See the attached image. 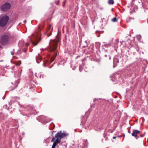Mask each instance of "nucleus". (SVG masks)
Segmentation results:
<instances>
[{"mask_svg": "<svg viewBox=\"0 0 148 148\" xmlns=\"http://www.w3.org/2000/svg\"><path fill=\"white\" fill-rule=\"evenodd\" d=\"M16 38V35L14 34L9 32L4 33L0 36V43L3 45H6L9 44L11 40Z\"/></svg>", "mask_w": 148, "mask_h": 148, "instance_id": "f257e3e1", "label": "nucleus"}, {"mask_svg": "<svg viewBox=\"0 0 148 148\" xmlns=\"http://www.w3.org/2000/svg\"><path fill=\"white\" fill-rule=\"evenodd\" d=\"M67 136V134L64 132H62L61 131L58 132L55 135V137L53 138L51 142L54 141L56 140L61 141V140L65 136Z\"/></svg>", "mask_w": 148, "mask_h": 148, "instance_id": "f03ea898", "label": "nucleus"}, {"mask_svg": "<svg viewBox=\"0 0 148 148\" xmlns=\"http://www.w3.org/2000/svg\"><path fill=\"white\" fill-rule=\"evenodd\" d=\"M9 18L7 15H4L0 18V26L2 27H5L7 24Z\"/></svg>", "mask_w": 148, "mask_h": 148, "instance_id": "7ed1b4c3", "label": "nucleus"}, {"mask_svg": "<svg viewBox=\"0 0 148 148\" xmlns=\"http://www.w3.org/2000/svg\"><path fill=\"white\" fill-rule=\"evenodd\" d=\"M60 42L59 40H54L50 44L49 47V50L53 52L56 49L58 46V43Z\"/></svg>", "mask_w": 148, "mask_h": 148, "instance_id": "20e7f679", "label": "nucleus"}, {"mask_svg": "<svg viewBox=\"0 0 148 148\" xmlns=\"http://www.w3.org/2000/svg\"><path fill=\"white\" fill-rule=\"evenodd\" d=\"M89 41L88 42L87 40L85 41L84 43V45L82 46V48H84L86 47H88V51L90 53L92 52L93 51L94 44H91L89 46Z\"/></svg>", "mask_w": 148, "mask_h": 148, "instance_id": "39448f33", "label": "nucleus"}, {"mask_svg": "<svg viewBox=\"0 0 148 148\" xmlns=\"http://www.w3.org/2000/svg\"><path fill=\"white\" fill-rule=\"evenodd\" d=\"M11 7L10 4L8 3H5L1 6V9L3 11H6L9 10Z\"/></svg>", "mask_w": 148, "mask_h": 148, "instance_id": "423d86ee", "label": "nucleus"}, {"mask_svg": "<svg viewBox=\"0 0 148 148\" xmlns=\"http://www.w3.org/2000/svg\"><path fill=\"white\" fill-rule=\"evenodd\" d=\"M140 132L137 130H134L132 134V136H134L135 138L138 139L139 138V134Z\"/></svg>", "mask_w": 148, "mask_h": 148, "instance_id": "0eeeda50", "label": "nucleus"}, {"mask_svg": "<svg viewBox=\"0 0 148 148\" xmlns=\"http://www.w3.org/2000/svg\"><path fill=\"white\" fill-rule=\"evenodd\" d=\"M121 45H123V47H127L128 49H130V48L132 47V46L130 45L128 41L125 40V39L124 41L123 40L122 41Z\"/></svg>", "mask_w": 148, "mask_h": 148, "instance_id": "6e6552de", "label": "nucleus"}, {"mask_svg": "<svg viewBox=\"0 0 148 148\" xmlns=\"http://www.w3.org/2000/svg\"><path fill=\"white\" fill-rule=\"evenodd\" d=\"M120 58V56L119 55H116L114 58V65L113 67H115L117 65V63H118L119 62V60Z\"/></svg>", "mask_w": 148, "mask_h": 148, "instance_id": "1a4fd4ad", "label": "nucleus"}, {"mask_svg": "<svg viewBox=\"0 0 148 148\" xmlns=\"http://www.w3.org/2000/svg\"><path fill=\"white\" fill-rule=\"evenodd\" d=\"M53 142V143L52 145V148H56V147L59 144L58 143H60V141H58L56 139Z\"/></svg>", "mask_w": 148, "mask_h": 148, "instance_id": "9d476101", "label": "nucleus"}, {"mask_svg": "<svg viewBox=\"0 0 148 148\" xmlns=\"http://www.w3.org/2000/svg\"><path fill=\"white\" fill-rule=\"evenodd\" d=\"M125 40H127L128 42L129 43V44L130 46H133V44L132 42L133 41L131 40L130 38H128L127 37L125 38Z\"/></svg>", "mask_w": 148, "mask_h": 148, "instance_id": "9b49d317", "label": "nucleus"}, {"mask_svg": "<svg viewBox=\"0 0 148 148\" xmlns=\"http://www.w3.org/2000/svg\"><path fill=\"white\" fill-rule=\"evenodd\" d=\"M35 75L38 78H41L43 77L42 74L41 73H36Z\"/></svg>", "mask_w": 148, "mask_h": 148, "instance_id": "f8f14e48", "label": "nucleus"}, {"mask_svg": "<svg viewBox=\"0 0 148 148\" xmlns=\"http://www.w3.org/2000/svg\"><path fill=\"white\" fill-rule=\"evenodd\" d=\"M57 53H56L51 58V62H53L56 59V58L57 56Z\"/></svg>", "mask_w": 148, "mask_h": 148, "instance_id": "ddd939ff", "label": "nucleus"}, {"mask_svg": "<svg viewBox=\"0 0 148 148\" xmlns=\"http://www.w3.org/2000/svg\"><path fill=\"white\" fill-rule=\"evenodd\" d=\"M108 3L110 5L113 4L114 3V1L113 0H108Z\"/></svg>", "mask_w": 148, "mask_h": 148, "instance_id": "4468645a", "label": "nucleus"}, {"mask_svg": "<svg viewBox=\"0 0 148 148\" xmlns=\"http://www.w3.org/2000/svg\"><path fill=\"white\" fill-rule=\"evenodd\" d=\"M137 40L139 41H140L141 39V36L140 35H137L136 36Z\"/></svg>", "mask_w": 148, "mask_h": 148, "instance_id": "2eb2a0df", "label": "nucleus"}, {"mask_svg": "<svg viewBox=\"0 0 148 148\" xmlns=\"http://www.w3.org/2000/svg\"><path fill=\"white\" fill-rule=\"evenodd\" d=\"M111 21L113 22H117V18L116 17H115L114 18H112L111 19Z\"/></svg>", "mask_w": 148, "mask_h": 148, "instance_id": "dca6fc26", "label": "nucleus"}, {"mask_svg": "<svg viewBox=\"0 0 148 148\" xmlns=\"http://www.w3.org/2000/svg\"><path fill=\"white\" fill-rule=\"evenodd\" d=\"M104 57L105 58H106V57H108V59L109 60H110L111 59V57L109 55H107L106 54V55H104Z\"/></svg>", "mask_w": 148, "mask_h": 148, "instance_id": "f3484780", "label": "nucleus"}, {"mask_svg": "<svg viewBox=\"0 0 148 148\" xmlns=\"http://www.w3.org/2000/svg\"><path fill=\"white\" fill-rule=\"evenodd\" d=\"M106 134L105 133H104L103 134V137L104 138H105V140H108V139L107 137H106Z\"/></svg>", "mask_w": 148, "mask_h": 148, "instance_id": "a211bd4d", "label": "nucleus"}, {"mask_svg": "<svg viewBox=\"0 0 148 148\" xmlns=\"http://www.w3.org/2000/svg\"><path fill=\"white\" fill-rule=\"evenodd\" d=\"M27 51V47H25L24 48L23 51L25 53H26Z\"/></svg>", "mask_w": 148, "mask_h": 148, "instance_id": "6ab92c4d", "label": "nucleus"}, {"mask_svg": "<svg viewBox=\"0 0 148 148\" xmlns=\"http://www.w3.org/2000/svg\"><path fill=\"white\" fill-rule=\"evenodd\" d=\"M117 76H118V77L119 78L120 77H119V74H118L117 73H115V77H117Z\"/></svg>", "mask_w": 148, "mask_h": 148, "instance_id": "aec40b11", "label": "nucleus"}, {"mask_svg": "<svg viewBox=\"0 0 148 148\" xmlns=\"http://www.w3.org/2000/svg\"><path fill=\"white\" fill-rule=\"evenodd\" d=\"M145 134V133L144 132V134H143V135H142L141 134H139V136H140V137H143L144 136Z\"/></svg>", "mask_w": 148, "mask_h": 148, "instance_id": "412c9836", "label": "nucleus"}, {"mask_svg": "<svg viewBox=\"0 0 148 148\" xmlns=\"http://www.w3.org/2000/svg\"><path fill=\"white\" fill-rule=\"evenodd\" d=\"M38 42L37 43H35V42H33V43L34 45H37V44L38 43Z\"/></svg>", "mask_w": 148, "mask_h": 148, "instance_id": "4be33fe9", "label": "nucleus"}, {"mask_svg": "<svg viewBox=\"0 0 148 148\" xmlns=\"http://www.w3.org/2000/svg\"><path fill=\"white\" fill-rule=\"evenodd\" d=\"M10 53H11V54L12 56H13L14 55V53L12 51H11V52H10Z\"/></svg>", "mask_w": 148, "mask_h": 148, "instance_id": "5701e85b", "label": "nucleus"}, {"mask_svg": "<svg viewBox=\"0 0 148 148\" xmlns=\"http://www.w3.org/2000/svg\"><path fill=\"white\" fill-rule=\"evenodd\" d=\"M25 115L26 116H27V117H29L30 115H31V114H25Z\"/></svg>", "mask_w": 148, "mask_h": 148, "instance_id": "b1692460", "label": "nucleus"}, {"mask_svg": "<svg viewBox=\"0 0 148 148\" xmlns=\"http://www.w3.org/2000/svg\"><path fill=\"white\" fill-rule=\"evenodd\" d=\"M125 136V134H123L122 135H121V138L122 137H124Z\"/></svg>", "mask_w": 148, "mask_h": 148, "instance_id": "393cba45", "label": "nucleus"}, {"mask_svg": "<svg viewBox=\"0 0 148 148\" xmlns=\"http://www.w3.org/2000/svg\"><path fill=\"white\" fill-rule=\"evenodd\" d=\"M79 70L80 71H82V69L81 68L80 66H79Z\"/></svg>", "mask_w": 148, "mask_h": 148, "instance_id": "a878e982", "label": "nucleus"}, {"mask_svg": "<svg viewBox=\"0 0 148 148\" xmlns=\"http://www.w3.org/2000/svg\"><path fill=\"white\" fill-rule=\"evenodd\" d=\"M43 65L45 67L46 66V64L44 62V63L43 64Z\"/></svg>", "mask_w": 148, "mask_h": 148, "instance_id": "bb28decb", "label": "nucleus"}, {"mask_svg": "<svg viewBox=\"0 0 148 148\" xmlns=\"http://www.w3.org/2000/svg\"><path fill=\"white\" fill-rule=\"evenodd\" d=\"M58 143L59 144V145H60L63 146V145H62V142H60V143Z\"/></svg>", "mask_w": 148, "mask_h": 148, "instance_id": "cd10ccee", "label": "nucleus"}, {"mask_svg": "<svg viewBox=\"0 0 148 148\" xmlns=\"http://www.w3.org/2000/svg\"><path fill=\"white\" fill-rule=\"evenodd\" d=\"M25 45L26 46H28V45L26 43H25Z\"/></svg>", "mask_w": 148, "mask_h": 148, "instance_id": "c85d7f7f", "label": "nucleus"}, {"mask_svg": "<svg viewBox=\"0 0 148 148\" xmlns=\"http://www.w3.org/2000/svg\"><path fill=\"white\" fill-rule=\"evenodd\" d=\"M81 57V56H77L76 58H76V59H77V58H79V57Z\"/></svg>", "mask_w": 148, "mask_h": 148, "instance_id": "c756f323", "label": "nucleus"}, {"mask_svg": "<svg viewBox=\"0 0 148 148\" xmlns=\"http://www.w3.org/2000/svg\"><path fill=\"white\" fill-rule=\"evenodd\" d=\"M17 87V86H16V87H14V88H13L12 89H11L10 90H14V89L15 88Z\"/></svg>", "mask_w": 148, "mask_h": 148, "instance_id": "7c9ffc66", "label": "nucleus"}, {"mask_svg": "<svg viewBox=\"0 0 148 148\" xmlns=\"http://www.w3.org/2000/svg\"><path fill=\"white\" fill-rule=\"evenodd\" d=\"M23 22L24 23H26V20H25L24 21H23Z\"/></svg>", "mask_w": 148, "mask_h": 148, "instance_id": "2f4dec72", "label": "nucleus"}, {"mask_svg": "<svg viewBox=\"0 0 148 148\" xmlns=\"http://www.w3.org/2000/svg\"><path fill=\"white\" fill-rule=\"evenodd\" d=\"M121 8L122 9V10H123V11H124L125 10V9H124L123 8H122L121 7Z\"/></svg>", "mask_w": 148, "mask_h": 148, "instance_id": "473e14b6", "label": "nucleus"}, {"mask_svg": "<svg viewBox=\"0 0 148 148\" xmlns=\"http://www.w3.org/2000/svg\"><path fill=\"white\" fill-rule=\"evenodd\" d=\"M116 138V137L114 136L113 137V138L114 139H115Z\"/></svg>", "mask_w": 148, "mask_h": 148, "instance_id": "72a5a7b5", "label": "nucleus"}, {"mask_svg": "<svg viewBox=\"0 0 148 148\" xmlns=\"http://www.w3.org/2000/svg\"><path fill=\"white\" fill-rule=\"evenodd\" d=\"M0 47L2 49L3 48L1 46H0Z\"/></svg>", "mask_w": 148, "mask_h": 148, "instance_id": "f704fd0d", "label": "nucleus"}, {"mask_svg": "<svg viewBox=\"0 0 148 148\" xmlns=\"http://www.w3.org/2000/svg\"><path fill=\"white\" fill-rule=\"evenodd\" d=\"M41 117H42V118H44V116H41Z\"/></svg>", "mask_w": 148, "mask_h": 148, "instance_id": "c9c22d12", "label": "nucleus"}, {"mask_svg": "<svg viewBox=\"0 0 148 148\" xmlns=\"http://www.w3.org/2000/svg\"><path fill=\"white\" fill-rule=\"evenodd\" d=\"M50 29V27H49V29H48V30H49Z\"/></svg>", "mask_w": 148, "mask_h": 148, "instance_id": "e433bc0d", "label": "nucleus"}, {"mask_svg": "<svg viewBox=\"0 0 148 148\" xmlns=\"http://www.w3.org/2000/svg\"><path fill=\"white\" fill-rule=\"evenodd\" d=\"M120 136H118V137H119H119H120Z\"/></svg>", "mask_w": 148, "mask_h": 148, "instance_id": "4c0bfd02", "label": "nucleus"}, {"mask_svg": "<svg viewBox=\"0 0 148 148\" xmlns=\"http://www.w3.org/2000/svg\"><path fill=\"white\" fill-rule=\"evenodd\" d=\"M115 98H117V96H115Z\"/></svg>", "mask_w": 148, "mask_h": 148, "instance_id": "58836bf2", "label": "nucleus"}, {"mask_svg": "<svg viewBox=\"0 0 148 148\" xmlns=\"http://www.w3.org/2000/svg\"><path fill=\"white\" fill-rule=\"evenodd\" d=\"M83 60V59H81V61H82Z\"/></svg>", "mask_w": 148, "mask_h": 148, "instance_id": "ea45409f", "label": "nucleus"}, {"mask_svg": "<svg viewBox=\"0 0 148 148\" xmlns=\"http://www.w3.org/2000/svg\"><path fill=\"white\" fill-rule=\"evenodd\" d=\"M121 98H122V97H121Z\"/></svg>", "mask_w": 148, "mask_h": 148, "instance_id": "a19ab883", "label": "nucleus"}, {"mask_svg": "<svg viewBox=\"0 0 148 148\" xmlns=\"http://www.w3.org/2000/svg\"><path fill=\"white\" fill-rule=\"evenodd\" d=\"M119 105H118V107H119Z\"/></svg>", "mask_w": 148, "mask_h": 148, "instance_id": "79ce46f5", "label": "nucleus"}]
</instances>
